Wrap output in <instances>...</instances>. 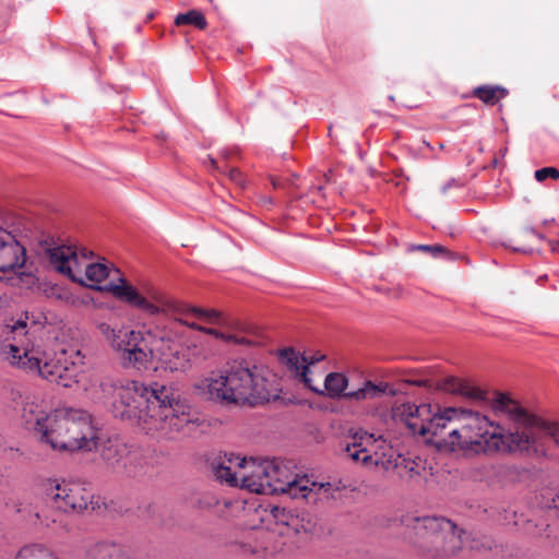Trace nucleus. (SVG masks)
Masks as SVG:
<instances>
[{
  "label": "nucleus",
  "instance_id": "1",
  "mask_svg": "<svg viewBox=\"0 0 559 559\" xmlns=\"http://www.w3.org/2000/svg\"><path fill=\"white\" fill-rule=\"evenodd\" d=\"M217 480L262 495L283 493L314 506L335 507L344 498L346 484L340 478L312 480L293 474L285 465L270 460L224 454L213 463Z\"/></svg>",
  "mask_w": 559,
  "mask_h": 559
},
{
  "label": "nucleus",
  "instance_id": "2",
  "mask_svg": "<svg viewBox=\"0 0 559 559\" xmlns=\"http://www.w3.org/2000/svg\"><path fill=\"white\" fill-rule=\"evenodd\" d=\"M491 406L497 415L506 416L522 430L503 433L500 427L493 428V423L486 416L465 409L462 421L464 429H460L454 453L471 457L496 451L525 452L535 442V432L548 437L556 443L545 426L559 425V421H546L528 414L518 402L502 393L496 394Z\"/></svg>",
  "mask_w": 559,
  "mask_h": 559
},
{
  "label": "nucleus",
  "instance_id": "3",
  "mask_svg": "<svg viewBox=\"0 0 559 559\" xmlns=\"http://www.w3.org/2000/svg\"><path fill=\"white\" fill-rule=\"evenodd\" d=\"M5 341L0 345V356L11 367L27 374L71 388L80 382L84 356L75 347L48 352L36 338L39 322L27 312L11 319L5 325Z\"/></svg>",
  "mask_w": 559,
  "mask_h": 559
},
{
  "label": "nucleus",
  "instance_id": "4",
  "mask_svg": "<svg viewBox=\"0 0 559 559\" xmlns=\"http://www.w3.org/2000/svg\"><path fill=\"white\" fill-rule=\"evenodd\" d=\"M195 389L210 400L226 405H257L277 395V388L262 368L247 361H234L219 372L202 379Z\"/></svg>",
  "mask_w": 559,
  "mask_h": 559
},
{
  "label": "nucleus",
  "instance_id": "5",
  "mask_svg": "<svg viewBox=\"0 0 559 559\" xmlns=\"http://www.w3.org/2000/svg\"><path fill=\"white\" fill-rule=\"evenodd\" d=\"M109 289L117 298L145 314L165 317L175 324L185 325V321H189L190 317L207 323H223L221 312L191 306L150 282H141L138 286H133L120 278V284L110 285Z\"/></svg>",
  "mask_w": 559,
  "mask_h": 559
},
{
  "label": "nucleus",
  "instance_id": "6",
  "mask_svg": "<svg viewBox=\"0 0 559 559\" xmlns=\"http://www.w3.org/2000/svg\"><path fill=\"white\" fill-rule=\"evenodd\" d=\"M465 408L447 407L432 414L428 404L416 406L412 403L396 404L392 407V417L404 423L413 433L426 438L440 451L454 452Z\"/></svg>",
  "mask_w": 559,
  "mask_h": 559
},
{
  "label": "nucleus",
  "instance_id": "7",
  "mask_svg": "<svg viewBox=\"0 0 559 559\" xmlns=\"http://www.w3.org/2000/svg\"><path fill=\"white\" fill-rule=\"evenodd\" d=\"M50 426L41 437V443L56 451H92L97 433L91 415L79 408L62 407L51 412Z\"/></svg>",
  "mask_w": 559,
  "mask_h": 559
},
{
  "label": "nucleus",
  "instance_id": "8",
  "mask_svg": "<svg viewBox=\"0 0 559 559\" xmlns=\"http://www.w3.org/2000/svg\"><path fill=\"white\" fill-rule=\"evenodd\" d=\"M193 423L189 406L164 386L147 412L136 424L146 435L157 439H173Z\"/></svg>",
  "mask_w": 559,
  "mask_h": 559
},
{
  "label": "nucleus",
  "instance_id": "9",
  "mask_svg": "<svg viewBox=\"0 0 559 559\" xmlns=\"http://www.w3.org/2000/svg\"><path fill=\"white\" fill-rule=\"evenodd\" d=\"M46 254L51 266L72 281L98 290L108 289L107 286H102V283L109 276L110 270L104 263L91 262L93 258L91 250L55 245L46 250Z\"/></svg>",
  "mask_w": 559,
  "mask_h": 559
},
{
  "label": "nucleus",
  "instance_id": "10",
  "mask_svg": "<svg viewBox=\"0 0 559 559\" xmlns=\"http://www.w3.org/2000/svg\"><path fill=\"white\" fill-rule=\"evenodd\" d=\"M402 524L424 540L423 546L436 557L454 555L463 546L456 526L444 518L405 515Z\"/></svg>",
  "mask_w": 559,
  "mask_h": 559
},
{
  "label": "nucleus",
  "instance_id": "11",
  "mask_svg": "<svg viewBox=\"0 0 559 559\" xmlns=\"http://www.w3.org/2000/svg\"><path fill=\"white\" fill-rule=\"evenodd\" d=\"M343 451L347 456L368 469L389 471L397 466L399 455L382 437L364 430L354 432L346 441Z\"/></svg>",
  "mask_w": 559,
  "mask_h": 559
},
{
  "label": "nucleus",
  "instance_id": "12",
  "mask_svg": "<svg viewBox=\"0 0 559 559\" xmlns=\"http://www.w3.org/2000/svg\"><path fill=\"white\" fill-rule=\"evenodd\" d=\"M164 386L155 383L148 388L135 380H120L117 396L111 403L114 416L121 420L138 424Z\"/></svg>",
  "mask_w": 559,
  "mask_h": 559
},
{
  "label": "nucleus",
  "instance_id": "13",
  "mask_svg": "<svg viewBox=\"0 0 559 559\" xmlns=\"http://www.w3.org/2000/svg\"><path fill=\"white\" fill-rule=\"evenodd\" d=\"M99 460L104 467L119 476L138 477L145 474L143 457L138 450L120 438L96 439Z\"/></svg>",
  "mask_w": 559,
  "mask_h": 559
},
{
  "label": "nucleus",
  "instance_id": "14",
  "mask_svg": "<svg viewBox=\"0 0 559 559\" xmlns=\"http://www.w3.org/2000/svg\"><path fill=\"white\" fill-rule=\"evenodd\" d=\"M146 329L163 330V332H165V338L159 340L146 335L143 340L132 341L126 349L119 354L121 362L126 368H134L140 371L157 369V356L160 355V342H171L175 337L168 324L164 322H155L146 325Z\"/></svg>",
  "mask_w": 559,
  "mask_h": 559
},
{
  "label": "nucleus",
  "instance_id": "15",
  "mask_svg": "<svg viewBox=\"0 0 559 559\" xmlns=\"http://www.w3.org/2000/svg\"><path fill=\"white\" fill-rule=\"evenodd\" d=\"M46 502L63 513H81L92 503L93 495L82 484L49 481L45 488Z\"/></svg>",
  "mask_w": 559,
  "mask_h": 559
},
{
  "label": "nucleus",
  "instance_id": "16",
  "mask_svg": "<svg viewBox=\"0 0 559 559\" xmlns=\"http://www.w3.org/2000/svg\"><path fill=\"white\" fill-rule=\"evenodd\" d=\"M347 384L348 380L344 374L338 372H331L324 379L323 389H320L322 391L321 394H326L332 399H340L343 396L348 401L357 402L373 400L385 393L391 395L395 394V391L390 389V385L385 382L376 384L371 381H365L361 388L354 391L344 392L347 388Z\"/></svg>",
  "mask_w": 559,
  "mask_h": 559
},
{
  "label": "nucleus",
  "instance_id": "17",
  "mask_svg": "<svg viewBox=\"0 0 559 559\" xmlns=\"http://www.w3.org/2000/svg\"><path fill=\"white\" fill-rule=\"evenodd\" d=\"M146 325L147 324H143L142 329L134 330L124 324L102 322L98 324V330L109 347L120 354L132 341L143 340L146 335L159 340L165 338V332H163V330L146 329Z\"/></svg>",
  "mask_w": 559,
  "mask_h": 559
},
{
  "label": "nucleus",
  "instance_id": "18",
  "mask_svg": "<svg viewBox=\"0 0 559 559\" xmlns=\"http://www.w3.org/2000/svg\"><path fill=\"white\" fill-rule=\"evenodd\" d=\"M280 360L287 367L290 373L301 383L305 384L309 390L316 393H322L319 386L313 384V380L310 377L311 366L325 358V355L321 353H313L309 356L299 355L294 348L288 347L280 350Z\"/></svg>",
  "mask_w": 559,
  "mask_h": 559
},
{
  "label": "nucleus",
  "instance_id": "19",
  "mask_svg": "<svg viewBox=\"0 0 559 559\" xmlns=\"http://www.w3.org/2000/svg\"><path fill=\"white\" fill-rule=\"evenodd\" d=\"M26 251L16 237L9 230L0 227V273L5 275L24 266ZM2 280V276H0Z\"/></svg>",
  "mask_w": 559,
  "mask_h": 559
},
{
  "label": "nucleus",
  "instance_id": "20",
  "mask_svg": "<svg viewBox=\"0 0 559 559\" xmlns=\"http://www.w3.org/2000/svg\"><path fill=\"white\" fill-rule=\"evenodd\" d=\"M175 337L171 342H160V355L157 356V368L169 371H185L191 366V358L177 347L181 341V332L175 323H167Z\"/></svg>",
  "mask_w": 559,
  "mask_h": 559
},
{
  "label": "nucleus",
  "instance_id": "21",
  "mask_svg": "<svg viewBox=\"0 0 559 559\" xmlns=\"http://www.w3.org/2000/svg\"><path fill=\"white\" fill-rule=\"evenodd\" d=\"M438 390L460 395L467 400L483 401L487 400L486 392L475 386L471 381L459 379L453 376L444 377L436 382Z\"/></svg>",
  "mask_w": 559,
  "mask_h": 559
},
{
  "label": "nucleus",
  "instance_id": "22",
  "mask_svg": "<svg viewBox=\"0 0 559 559\" xmlns=\"http://www.w3.org/2000/svg\"><path fill=\"white\" fill-rule=\"evenodd\" d=\"M22 417L25 425L35 431L41 442L45 430L50 426L51 412L47 413L38 401H27L23 405Z\"/></svg>",
  "mask_w": 559,
  "mask_h": 559
},
{
  "label": "nucleus",
  "instance_id": "23",
  "mask_svg": "<svg viewBox=\"0 0 559 559\" xmlns=\"http://www.w3.org/2000/svg\"><path fill=\"white\" fill-rule=\"evenodd\" d=\"M85 559H138L127 547L112 543H95L86 550Z\"/></svg>",
  "mask_w": 559,
  "mask_h": 559
},
{
  "label": "nucleus",
  "instance_id": "24",
  "mask_svg": "<svg viewBox=\"0 0 559 559\" xmlns=\"http://www.w3.org/2000/svg\"><path fill=\"white\" fill-rule=\"evenodd\" d=\"M119 381H115L111 378L105 377H93L90 379L88 384L84 385V390L87 394L97 402H106L112 394L117 396V388Z\"/></svg>",
  "mask_w": 559,
  "mask_h": 559
},
{
  "label": "nucleus",
  "instance_id": "25",
  "mask_svg": "<svg viewBox=\"0 0 559 559\" xmlns=\"http://www.w3.org/2000/svg\"><path fill=\"white\" fill-rule=\"evenodd\" d=\"M185 325L192 330H197V331L203 332L205 334L213 335L214 337L223 340L224 342H227V343H234V344H238V345H251L252 344V341H250L247 337L237 336L235 334L223 333L215 329L205 328L201 324H198L194 321H185Z\"/></svg>",
  "mask_w": 559,
  "mask_h": 559
},
{
  "label": "nucleus",
  "instance_id": "26",
  "mask_svg": "<svg viewBox=\"0 0 559 559\" xmlns=\"http://www.w3.org/2000/svg\"><path fill=\"white\" fill-rule=\"evenodd\" d=\"M536 501L540 508L559 511V484L543 486L536 495Z\"/></svg>",
  "mask_w": 559,
  "mask_h": 559
},
{
  "label": "nucleus",
  "instance_id": "27",
  "mask_svg": "<svg viewBox=\"0 0 559 559\" xmlns=\"http://www.w3.org/2000/svg\"><path fill=\"white\" fill-rule=\"evenodd\" d=\"M14 559H58L47 547L39 544H28L19 549Z\"/></svg>",
  "mask_w": 559,
  "mask_h": 559
},
{
  "label": "nucleus",
  "instance_id": "28",
  "mask_svg": "<svg viewBox=\"0 0 559 559\" xmlns=\"http://www.w3.org/2000/svg\"><path fill=\"white\" fill-rule=\"evenodd\" d=\"M507 90L500 86H478L474 94L486 104H495L507 95Z\"/></svg>",
  "mask_w": 559,
  "mask_h": 559
},
{
  "label": "nucleus",
  "instance_id": "29",
  "mask_svg": "<svg viewBox=\"0 0 559 559\" xmlns=\"http://www.w3.org/2000/svg\"><path fill=\"white\" fill-rule=\"evenodd\" d=\"M175 23L177 25L193 24L199 28H204L206 25L204 15L195 10H191L187 13L177 15Z\"/></svg>",
  "mask_w": 559,
  "mask_h": 559
},
{
  "label": "nucleus",
  "instance_id": "30",
  "mask_svg": "<svg viewBox=\"0 0 559 559\" xmlns=\"http://www.w3.org/2000/svg\"><path fill=\"white\" fill-rule=\"evenodd\" d=\"M548 177H551L554 179L559 178L558 169L554 167H545L535 171V179L537 181H544Z\"/></svg>",
  "mask_w": 559,
  "mask_h": 559
},
{
  "label": "nucleus",
  "instance_id": "31",
  "mask_svg": "<svg viewBox=\"0 0 559 559\" xmlns=\"http://www.w3.org/2000/svg\"><path fill=\"white\" fill-rule=\"evenodd\" d=\"M228 177L231 181H234L235 183L239 185V186H243L245 185V179H243V176L242 174L240 173L239 169L237 168H230L228 170Z\"/></svg>",
  "mask_w": 559,
  "mask_h": 559
},
{
  "label": "nucleus",
  "instance_id": "32",
  "mask_svg": "<svg viewBox=\"0 0 559 559\" xmlns=\"http://www.w3.org/2000/svg\"><path fill=\"white\" fill-rule=\"evenodd\" d=\"M416 249L425 251V252H429L432 255H437V253H439L443 250V248L440 246H428V245H419L416 247Z\"/></svg>",
  "mask_w": 559,
  "mask_h": 559
},
{
  "label": "nucleus",
  "instance_id": "33",
  "mask_svg": "<svg viewBox=\"0 0 559 559\" xmlns=\"http://www.w3.org/2000/svg\"><path fill=\"white\" fill-rule=\"evenodd\" d=\"M545 427L547 429V432L552 436L557 444V448H559V425H547Z\"/></svg>",
  "mask_w": 559,
  "mask_h": 559
},
{
  "label": "nucleus",
  "instance_id": "34",
  "mask_svg": "<svg viewBox=\"0 0 559 559\" xmlns=\"http://www.w3.org/2000/svg\"><path fill=\"white\" fill-rule=\"evenodd\" d=\"M271 512L274 518L280 519V514H284V509H281L278 507H273Z\"/></svg>",
  "mask_w": 559,
  "mask_h": 559
},
{
  "label": "nucleus",
  "instance_id": "35",
  "mask_svg": "<svg viewBox=\"0 0 559 559\" xmlns=\"http://www.w3.org/2000/svg\"><path fill=\"white\" fill-rule=\"evenodd\" d=\"M207 159L212 167H216V160L213 157L209 156Z\"/></svg>",
  "mask_w": 559,
  "mask_h": 559
},
{
  "label": "nucleus",
  "instance_id": "36",
  "mask_svg": "<svg viewBox=\"0 0 559 559\" xmlns=\"http://www.w3.org/2000/svg\"><path fill=\"white\" fill-rule=\"evenodd\" d=\"M525 231H526V233H531V234H533V235H535V234H536L535 229H534V228H532V227L526 228V229H525Z\"/></svg>",
  "mask_w": 559,
  "mask_h": 559
},
{
  "label": "nucleus",
  "instance_id": "37",
  "mask_svg": "<svg viewBox=\"0 0 559 559\" xmlns=\"http://www.w3.org/2000/svg\"><path fill=\"white\" fill-rule=\"evenodd\" d=\"M535 236H536L538 239H540V240H544V239H545V237H544L542 234H539V233H536V234H535Z\"/></svg>",
  "mask_w": 559,
  "mask_h": 559
}]
</instances>
